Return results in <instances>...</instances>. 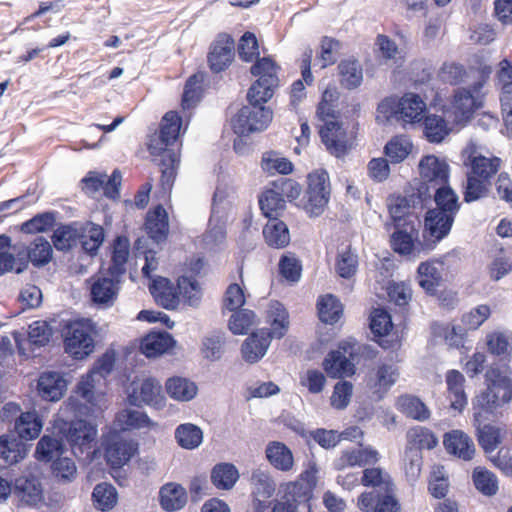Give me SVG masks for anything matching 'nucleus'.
I'll return each mask as SVG.
<instances>
[{
    "mask_svg": "<svg viewBox=\"0 0 512 512\" xmlns=\"http://www.w3.org/2000/svg\"><path fill=\"white\" fill-rule=\"evenodd\" d=\"M270 329L262 328L253 332L242 344L241 352L249 363L258 362L267 352L272 338H282L288 329V314L278 301H272L267 310Z\"/></svg>",
    "mask_w": 512,
    "mask_h": 512,
    "instance_id": "1",
    "label": "nucleus"
},
{
    "mask_svg": "<svg viewBox=\"0 0 512 512\" xmlns=\"http://www.w3.org/2000/svg\"><path fill=\"white\" fill-rule=\"evenodd\" d=\"M509 365L492 366L487 372L490 382L487 389L476 396L473 401L475 412L492 414L498 407L512 400V378Z\"/></svg>",
    "mask_w": 512,
    "mask_h": 512,
    "instance_id": "2",
    "label": "nucleus"
},
{
    "mask_svg": "<svg viewBox=\"0 0 512 512\" xmlns=\"http://www.w3.org/2000/svg\"><path fill=\"white\" fill-rule=\"evenodd\" d=\"M492 73L491 66L483 65L479 72H475L477 80L472 82L468 88H458L454 92L452 108L454 113V121L462 124L468 121L474 111L482 105L484 96L483 88Z\"/></svg>",
    "mask_w": 512,
    "mask_h": 512,
    "instance_id": "3",
    "label": "nucleus"
},
{
    "mask_svg": "<svg viewBox=\"0 0 512 512\" xmlns=\"http://www.w3.org/2000/svg\"><path fill=\"white\" fill-rule=\"evenodd\" d=\"M261 98V94L250 98L249 92L247 93L248 105L243 106L232 120L233 131L238 136L263 131L272 121L273 113L264 106L267 101Z\"/></svg>",
    "mask_w": 512,
    "mask_h": 512,
    "instance_id": "4",
    "label": "nucleus"
},
{
    "mask_svg": "<svg viewBox=\"0 0 512 512\" xmlns=\"http://www.w3.org/2000/svg\"><path fill=\"white\" fill-rule=\"evenodd\" d=\"M420 183L416 193L425 202L437 188L449 185V165L435 155L424 156L419 162Z\"/></svg>",
    "mask_w": 512,
    "mask_h": 512,
    "instance_id": "5",
    "label": "nucleus"
},
{
    "mask_svg": "<svg viewBox=\"0 0 512 512\" xmlns=\"http://www.w3.org/2000/svg\"><path fill=\"white\" fill-rule=\"evenodd\" d=\"M307 182L305 209L310 216L317 217L324 212L330 199L329 174L323 169L315 170L308 174Z\"/></svg>",
    "mask_w": 512,
    "mask_h": 512,
    "instance_id": "6",
    "label": "nucleus"
},
{
    "mask_svg": "<svg viewBox=\"0 0 512 512\" xmlns=\"http://www.w3.org/2000/svg\"><path fill=\"white\" fill-rule=\"evenodd\" d=\"M65 350L75 359H83L94 350V339L89 320L70 323L64 334Z\"/></svg>",
    "mask_w": 512,
    "mask_h": 512,
    "instance_id": "7",
    "label": "nucleus"
},
{
    "mask_svg": "<svg viewBox=\"0 0 512 512\" xmlns=\"http://www.w3.org/2000/svg\"><path fill=\"white\" fill-rule=\"evenodd\" d=\"M250 70L253 76L258 77L248 90L250 98L261 94L262 100L269 101L279 82L276 64L269 57H263Z\"/></svg>",
    "mask_w": 512,
    "mask_h": 512,
    "instance_id": "8",
    "label": "nucleus"
},
{
    "mask_svg": "<svg viewBox=\"0 0 512 512\" xmlns=\"http://www.w3.org/2000/svg\"><path fill=\"white\" fill-rule=\"evenodd\" d=\"M424 205L425 201L416 192L406 196L389 198L388 210L392 223L387 224V227H403L406 224L416 225L417 216L415 209H422Z\"/></svg>",
    "mask_w": 512,
    "mask_h": 512,
    "instance_id": "9",
    "label": "nucleus"
},
{
    "mask_svg": "<svg viewBox=\"0 0 512 512\" xmlns=\"http://www.w3.org/2000/svg\"><path fill=\"white\" fill-rule=\"evenodd\" d=\"M127 400L132 406L142 407L147 405L157 410L162 409L166 404L162 386L159 381L153 378H146L138 384H133Z\"/></svg>",
    "mask_w": 512,
    "mask_h": 512,
    "instance_id": "10",
    "label": "nucleus"
},
{
    "mask_svg": "<svg viewBox=\"0 0 512 512\" xmlns=\"http://www.w3.org/2000/svg\"><path fill=\"white\" fill-rule=\"evenodd\" d=\"M399 369L392 363H380L366 376V387L378 400L382 399L399 379Z\"/></svg>",
    "mask_w": 512,
    "mask_h": 512,
    "instance_id": "11",
    "label": "nucleus"
},
{
    "mask_svg": "<svg viewBox=\"0 0 512 512\" xmlns=\"http://www.w3.org/2000/svg\"><path fill=\"white\" fill-rule=\"evenodd\" d=\"M182 125V119L175 111L167 112L161 121L160 133L157 138L151 139L148 149L151 155L160 154L171 149L177 141Z\"/></svg>",
    "mask_w": 512,
    "mask_h": 512,
    "instance_id": "12",
    "label": "nucleus"
},
{
    "mask_svg": "<svg viewBox=\"0 0 512 512\" xmlns=\"http://www.w3.org/2000/svg\"><path fill=\"white\" fill-rule=\"evenodd\" d=\"M13 496L21 506L37 507L44 501V490L40 479L34 475H23L13 483Z\"/></svg>",
    "mask_w": 512,
    "mask_h": 512,
    "instance_id": "13",
    "label": "nucleus"
},
{
    "mask_svg": "<svg viewBox=\"0 0 512 512\" xmlns=\"http://www.w3.org/2000/svg\"><path fill=\"white\" fill-rule=\"evenodd\" d=\"M320 137L329 153L337 158L350 149L347 131L338 120H327L320 128Z\"/></svg>",
    "mask_w": 512,
    "mask_h": 512,
    "instance_id": "14",
    "label": "nucleus"
},
{
    "mask_svg": "<svg viewBox=\"0 0 512 512\" xmlns=\"http://www.w3.org/2000/svg\"><path fill=\"white\" fill-rule=\"evenodd\" d=\"M97 429L85 420L72 421L66 432V439L75 456L89 451L96 440Z\"/></svg>",
    "mask_w": 512,
    "mask_h": 512,
    "instance_id": "15",
    "label": "nucleus"
},
{
    "mask_svg": "<svg viewBox=\"0 0 512 512\" xmlns=\"http://www.w3.org/2000/svg\"><path fill=\"white\" fill-rule=\"evenodd\" d=\"M137 448L133 441L118 434L109 436L105 441L104 455L112 468L123 467L134 455Z\"/></svg>",
    "mask_w": 512,
    "mask_h": 512,
    "instance_id": "16",
    "label": "nucleus"
},
{
    "mask_svg": "<svg viewBox=\"0 0 512 512\" xmlns=\"http://www.w3.org/2000/svg\"><path fill=\"white\" fill-rule=\"evenodd\" d=\"M52 336V328L43 320L32 322L27 331V337L21 333H14V340L16 342L18 351L21 355L29 356L26 345L32 349L40 348L49 343Z\"/></svg>",
    "mask_w": 512,
    "mask_h": 512,
    "instance_id": "17",
    "label": "nucleus"
},
{
    "mask_svg": "<svg viewBox=\"0 0 512 512\" xmlns=\"http://www.w3.org/2000/svg\"><path fill=\"white\" fill-rule=\"evenodd\" d=\"M357 506L363 512H401V505L394 496V490L383 493L363 492L358 497Z\"/></svg>",
    "mask_w": 512,
    "mask_h": 512,
    "instance_id": "18",
    "label": "nucleus"
},
{
    "mask_svg": "<svg viewBox=\"0 0 512 512\" xmlns=\"http://www.w3.org/2000/svg\"><path fill=\"white\" fill-rule=\"evenodd\" d=\"M455 216L428 210L425 216L424 237L434 245L444 239L451 231Z\"/></svg>",
    "mask_w": 512,
    "mask_h": 512,
    "instance_id": "19",
    "label": "nucleus"
},
{
    "mask_svg": "<svg viewBox=\"0 0 512 512\" xmlns=\"http://www.w3.org/2000/svg\"><path fill=\"white\" fill-rule=\"evenodd\" d=\"M234 40L227 36H220L210 47L208 53L209 67L214 73L224 71L231 64L234 57Z\"/></svg>",
    "mask_w": 512,
    "mask_h": 512,
    "instance_id": "20",
    "label": "nucleus"
},
{
    "mask_svg": "<svg viewBox=\"0 0 512 512\" xmlns=\"http://www.w3.org/2000/svg\"><path fill=\"white\" fill-rule=\"evenodd\" d=\"M501 164L502 160L499 157H486L476 151L469 152L464 160V165L469 167L467 172L488 182H491L492 177L499 171Z\"/></svg>",
    "mask_w": 512,
    "mask_h": 512,
    "instance_id": "21",
    "label": "nucleus"
},
{
    "mask_svg": "<svg viewBox=\"0 0 512 512\" xmlns=\"http://www.w3.org/2000/svg\"><path fill=\"white\" fill-rule=\"evenodd\" d=\"M121 277L102 276L91 285V299L95 304L110 306L117 298Z\"/></svg>",
    "mask_w": 512,
    "mask_h": 512,
    "instance_id": "22",
    "label": "nucleus"
},
{
    "mask_svg": "<svg viewBox=\"0 0 512 512\" xmlns=\"http://www.w3.org/2000/svg\"><path fill=\"white\" fill-rule=\"evenodd\" d=\"M397 107V120L413 124L422 120L426 104L419 95L406 93L398 100Z\"/></svg>",
    "mask_w": 512,
    "mask_h": 512,
    "instance_id": "23",
    "label": "nucleus"
},
{
    "mask_svg": "<svg viewBox=\"0 0 512 512\" xmlns=\"http://www.w3.org/2000/svg\"><path fill=\"white\" fill-rule=\"evenodd\" d=\"M390 243L392 249L400 255H413L418 251L416 240L418 239V230L414 224H406L403 227H394Z\"/></svg>",
    "mask_w": 512,
    "mask_h": 512,
    "instance_id": "24",
    "label": "nucleus"
},
{
    "mask_svg": "<svg viewBox=\"0 0 512 512\" xmlns=\"http://www.w3.org/2000/svg\"><path fill=\"white\" fill-rule=\"evenodd\" d=\"M149 290L158 305L173 310L179 304L178 292L174 284L167 278L158 277L149 286Z\"/></svg>",
    "mask_w": 512,
    "mask_h": 512,
    "instance_id": "25",
    "label": "nucleus"
},
{
    "mask_svg": "<svg viewBox=\"0 0 512 512\" xmlns=\"http://www.w3.org/2000/svg\"><path fill=\"white\" fill-rule=\"evenodd\" d=\"M481 412H474V426L477 431L479 445L486 453L496 450L502 440L501 428L483 423Z\"/></svg>",
    "mask_w": 512,
    "mask_h": 512,
    "instance_id": "26",
    "label": "nucleus"
},
{
    "mask_svg": "<svg viewBox=\"0 0 512 512\" xmlns=\"http://www.w3.org/2000/svg\"><path fill=\"white\" fill-rule=\"evenodd\" d=\"M444 446L448 453L465 461L471 460L475 453L471 438L459 430H453L445 435Z\"/></svg>",
    "mask_w": 512,
    "mask_h": 512,
    "instance_id": "27",
    "label": "nucleus"
},
{
    "mask_svg": "<svg viewBox=\"0 0 512 512\" xmlns=\"http://www.w3.org/2000/svg\"><path fill=\"white\" fill-rule=\"evenodd\" d=\"M323 368L332 378L351 376L355 372V366L346 356V350H333L328 353L323 361Z\"/></svg>",
    "mask_w": 512,
    "mask_h": 512,
    "instance_id": "28",
    "label": "nucleus"
},
{
    "mask_svg": "<svg viewBox=\"0 0 512 512\" xmlns=\"http://www.w3.org/2000/svg\"><path fill=\"white\" fill-rule=\"evenodd\" d=\"M38 393L47 401H58L66 389V382L57 372L42 373L38 380Z\"/></svg>",
    "mask_w": 512,
    "mask_h": 512,
    "instance_id": "29",
    "label": "nucleus"
},
{
    "mask_svg": "<svg viewBox=\"0 0 512 512\" xmlns=\"http://www.w3.org/2000/svg\"><path fill=\"white\" fill-rule=\"evenodd\" d=\"M145 227L149 237L156 243H160L167 238L169 231L168 215L161 205L148 212Z\"/></svg>",
    "mask_w": 512,
    "mask_h": 512,
    "instance_id": "30",
    "label": "nucleus"
},
{
    "mask_svg": "<svg viewBox=\"0 0 512 512\" xmlns=\"http://www.w3.org/2000/svg\"><path fill=\"white\" fill-rule=\"evenodd\" d=\"M115 425L122 431H130L142 428L151 429L156 427L157 423L153 422L145 412L123 409L116 414Z\"/></svg>",
    "mask_w": 512,
    "mask_h": 512,
    "instance_id": "31",
    "label": "nucleus"
},
{
    "mask_svg": "<svg viewBox=\"0 0 512 512\" xmlns=\"http://www.w3.org/2000/svg\"><path fill=\"white\" fill-rule=\"evenodd\" d=\"M379 459V453L370 447L345 450L336 462L337 469L345 467L366 466L375 464Z\"/></svg>",
    "mask_w": 512,
    "mask_h": 512,
    "instance_id": "32",
    "label": "nucleus"
},
{
    "mask_svg": "<svg viewBox=\"0 0 512 512\" xmlns=\"http://www.w3.org/2000/svg\"><path fill=\"white\" fill-rule=\"evenodd\" d=\"M431 199L434 200L436 205L435 208L431 210L456 217L460 209V203L458 195L450 185L432 191L430 195L427 196L426 201Z\"/></svg>",
    "mask_w": 512,
    "mask_h": 512,
    "instance_id": "33",
    "label": "nucleus"
},
{
    "mask_svg": "<svg viewBox=\"0 0 512 512\" xmlns=\"http://www.w3.org/2000/svg\"><path fill=\"white\" fill-rule=\"evenodd\" d=\"M158 165L161 171V186L164 191H170L176 178L177 168L179 166V154L175 149H166L160 154Z\"/></svg>",
    "mask_w": 512,
    "mask_h": 512,
    "instance_id": "34",
    "label": "nucleus"
},
{
    "mask_svg": "<svg viewBox=\"0 0 512 512\" xmlns=\"http://www.w3.org/2000/svg\"><path fill=\"white\" fill-rule=\"evenodd\" d=\"M174 344L175 341L168 332H154L142 339L140 349L146 357L151 358L166 353Z\"/></svg>",
    "mask_w": 512,
    "mask_h": 512,
    "instance_id": "35",
    "label": "nucleus"
},
{
    "mask_svg": "<svg viewBox=\"0 0 512 512\" xmlns=\"http://www.w3.org/2000/svg\"><path fill=\"white\" fill-rule=\"evenodd\" d=\"M161 507L168 512L182 509L187 502L186 490L176 483H166L159 491Z\"/></svg>",
    "mask_w": 512,
    "mask_h": 512,
    "instance_id": "36",
    "label": "nucleus"
},
{
    "mask_svg": "<svg viewBox=\"0 0 512 512\" xmlns=\"http://www.w3.org/2000/svg\"><path fill=\"white\" fill-rule=\"evenodd\" d=\"M465 378L458 370H449L446 374V384L451 407L461 412L467 405V395L464 391Z\"/></svg>",
    "mask_w": 512,
    "mask_h": 512,
    "instance_id": "37",
    "label": "nucleus"
},
{
    "mask_svg": "<svg viewBox=\"0 0 512 512\" xmlns=\"http://www.w3.org/2000/svg\"><path fill=\"white\" fill-rule=\"evenodd\" d=\"M269 463L277 470L288 472L293 468L294 458L292 451L282 442H270L265 450Z\"/></svg>",
    "mask_w": 512,
    "mask_h": 512,
    "instance_id": "38",
    "label": "nucleus"
},
{
    "mask_svg": "<svg viewBox=\"0 0 512 512\" xmlns=\"http://www.w3.org/2000/svg\"><path fill=\"white\" fill-rule=\"evenodd\" d=\"M250 483L252 495L258 503L262 499L272 497L276 491V483L267 471L255 469L251 473Z\"/></svg>",
    "mask_w": 512,
    "mask_h": 512,
    "instance_id": "39",
    "label": "nucleus"
},
{
    "mask_svg": "<svg viewBox=\"0 0 512 512\" xmlns=\"http://www.w3.org/2000/svg\"><path fill=\"white\" fill-rule=\"evenodd\" d=\"M486 344L488 351L495 356L501 357V361L503 363L499 365L506 364L510 361V356L512 352V336L508 333L504 332H492L486 337ZM492 366H498V364H493Z\"/></svg>",
    "mask_w": 512,
    "mask_h": 512,
    "instance_id": "40",
    "label": "nucleus"
},
{
    "mask_svg": "<svg viewBox=\"0 0 512 512\" xmlns=\"http://www.w3.org/2000/svg\"><path fill=\"white\" fill-rule=\"evenodd\" d=\"M42 427V420L35 411L22 413L15 422V432L21 440L37 438Z\"/></svg>",
    "mask_w": 512,
    "mask_h": 512,
    "instance_id": "41",
    "label": "nucleus"
},
{
    "mask_svg": "<svg viewBox=\"0 0 512 512\" xmlns=\"http://www.w3.org/2000/svg\"><path fill=\"white\" fill-rule=\"evenodd\" d=\"M166 391L174 400L188 402L195 398L198 387L195 382L187 378L172 377L166 382Z\"/></svg>",
    "mask_w": 512,
    "mask_h": 512,
    "instance_id": "42",
    "label": "nucleus"
},
{
    "mask_svg": "<svg viewBox=\"0 0 512 512\" xmlns=\"http://www.w3.org/2000/svg\"><path fill=\"white\" fill-rule=\"evenodd\" d=\"M130 243L124 236L114 240L112 261L108 273L113 277H122L126 272V263L129 257Z\"/></svg>",
    "mask_w": 512,
    "mask_h": 512,
    "instance_id": "43",
    "label": "nucleus"
},
{
    "mask_svg": "<svg viewBox=\"0 0 512 512\" xmlns=\"http://www.w3.org/2000/svg\"><path fill=\"white\" fill-rule=\"evenodd\" d=\"M266 243L274 248H284L290 242L287 225L278 219L269 220L263 229Z\"/></svg>",
    "mask_w": 512,
    "mask_h": 512,
    "instance_id": "44",
    "label": "nucleus"
},
{
    "mask_svg": "<svg viewBox=\"0 0 512 512\" xmlns=\"http://www.w3.org/2000/svg\"><path fill=\"white\" fill-rule=\"evenodd\" d=\"M479 70L480 68L466 71L460 64L445 63L440 70V77L444 82L452 85H457L460 83H469L470 85L472 82L477 80V75L474 73L479 72Z\"/></svg>",
    "mask_w": 512,
    "mask_h": 512,
    "instance_id": "45",
    "label": "nucleus"
},
{
    "mask_svg": "<svg viewBox=\"0 0 512 512\" xmlns=\"http://www.w3.org/2000/svg\"><path fill=\"white\" fill-rule=\"evenodd\" d=\"M238 479L239 472L231 463L216 464L211 471V481L218 489L230 490Z\"/></svg>",
    "mask_w": 512,
    "mask_h": 512,
    "instance_id": "46",
    "label": "nucleus"
},
{
    "mask_svg": "<svg viewBox=\"0 0 512 512\" xmlns=\"http://www.w3.org/2000/svg\"><path fill=\"white\" fill-rule=\"evenodd\" d=\"M398 409L407 417L420 422L426 421L430 417L428 407L416 396L403 395L397 402Z\"/></svg>",
    "mask_w": 512,
    "mask_h": 512,
    "instance_id": "47",
    "label": "nucleus"
},
{
    "mask_svg": "<svg viewBox=\"0 0 512 512\" xmlns=\"http://www.w3.org/2000/svg\"><path fill=\"white\" fill-rule=\"evenodd\" d=\"M361 482L364 486L372 487L371 491H377L378 493L390 492L395 489L390 475L380 468L365 469Z\"/></svg>",
    "mask_w": 512,
    "mask_h": 512,
    "instance_id": "48",
    "label": "nucleus"
},
{
    "mask_svg": "<svg viewBox=\"0 0 512 512\" xmlns=\"http://www.w3.org/2000/svg\"><path fill=\"white\" fill-rule=\"evenodd\" d=\"M424 135L431 143H440L450 133V127L444 117L436 114H429L424 118Z\"/></svg>",
    "mask_w": 512,
    "mask_h": 512,
    "instance_id": "49",
    "label": "nucleus"
},
{
    "mask_svg": "<svg viewBox=\"0 0 512 512\" xmlns=\"http://www.w3.org/2000/svg\"><path fill=\"white\" fill-rule=\"evenodd\" d=\"M225 334L220 331H214L203 337L201 343V354L211 362L222 358L225 351Z\"/></svg>",
    "mask_w": 512,
    "mask_h": 512,
    "instance_id": "50",
    "label": "nucleus"
},
{
    "mask_svg": "<svg viewBox=\"0 0 512 512\" xmlns=\"http://www.w3.org/2000/svg\"><path fill=\"white\" fill-rule=\"evenodd\" d=\"M25 445L14 435H2L0 437V456L7 464H14L25 456Z\"/></svg>",
    "mask_w": 512,
    "mask_h": 512,
    "instance_id": "51",
    "label": "nucleus"
},
{
    "mask_svg": "<svg viewBox=\"0 0 512 512\" xmlns=\"http://www.w3.org/2000/svg\"><path fill=\"white\" fill-rule=\"evenodd\" d=\"M284 499H290L297 503L303 512H310V500L312 498V487L308 482L297 481L286 486Z\"/></svg>",
    "mask_w": 512,
    "mask_h": 512,
    "instance_id": "52",
    "label": "nucleus"
},
{
    "mask_svg": "<svg viewBox=\"0 0 512 512\" xmlns=\"http://www.w3.org/2000/svg\"><path fill=\"white\" fill-rule=\"evenodd\" d=\"M175 438L180 447L193 450L201 445L203 432L198 426L192 423H184L176 428Z\"/></svg>",
    "mask_w": 512,
    "mask_h": 512,
    "instance_id": "53",
    "label": "nucleus"
},
{
    "mask_svg": "<svg viewBox=\"0 0 512 512\" xmlns=\"http://www.w3.org/2000/svg\"><path fill=\"white\" fill-rule=\"evenodd\" d=\"M340 83L347 89H355L363 81L362 68L357 60H343L338 65Z\"/></svg>",
    "mask_w": 512,
    "mask_h": 512,
    "instance_id": "54",
    "label": "nucleus"
},
{
    "mask_svg": "<svg viewBox=\"0 0 512 512\" xmlns=\"http://www.w3.org/2000/svg\"><path fill=\"white\" fill-rule=\"evenodd\" d=\"M92 500L96 509L100 511H109L118 500L116 488L106 482L97 484L92 492Z\"/></svg>",
    "mask_w": 512,
    "mask_h": 512,
    "instance_id": "55",
    "label": "nucleus"
},
{
    "mask_svg": "<svg viewBox=\"0 0 512 512\" xmlns=\"http://www.w3.org/2000/svg\"><path fill=\"white\" fill-rule=\"evenodd\" d=\"M318 314L322 322L327 324L336 323L343 313L341 302L332 294L322 296L318 300Z\"/></svg>",
    "mask_w": 512,
    "mask_h": 512,
    "instance_id": "56",
    "label": "nucleus"
},
{
    "mask_svg": "<svg viewBox=\"0 0 512 512\" xmlns=\"http://www.w3.org/2000/svg\"><path fill=\"white\" fill-rule=\"evenodd\" d=\"M260 209L269 220L277 219L285 209L286 201L275 189H268L259 198Z\"/></svg>",
    "mask_w": 512,
    "mask_h": 512,
    "instance_id": "57",
    "label": "nucleus"
},
{
    "mask_svg": "<svg viewBox=\"0 0 512 512\" xmlns=\"http://www.w3.org/2000/svg\"><path fill=\"white\" fill-rule=\"evenodd\" d=\"M407 440L410 451H412L413 449L431 450L438 443V440L433 434V432L430 429L422 426H416L411 428L407 432Z\"/></svg>",
    "mask_w": 512,
    "mask_h": 512,
    "instance_id": "58",
    "label": "nucleus"
},
{
    "mask_svg": "<svg viewBox=\"0 0 512 512\" xmlns=\"http://www.w3.org/2000/svg\"><path fill=\"white\" fill-rule=\"evenodd\" d=\"M52 254L53 250L50 242L42 236L36 237L27 250L28 258L35 267L48 264L52 259Z\"/></svg>",
    "mask_w": 512,
    "mask_h": 512,
    "instance_id": "59",
    "label": "nucleus"
},
{
    "mask_svg": "<svg viewBox=\"0 0 512 512\" xmlns=\"http://www.w3.org/2000/svg\"><path fill=\"white\" fill-rule=\"evenodd\" d=\"M226 239V218L219 215L212 221V215L209 220V229L204 235L203 241L206 248L216 250L224 243Z\"/></svg>",
    "mask_w": 512,
    "mask_h": 512,
    "instance_id": "60",
    "label": "nucleus"
},
{
    "mask_svg": "<svg viewBox=\"0 0 512 512\" xmlns=\"http://www.w3.org/2000/svg\"><path fill=\"white\" fill-rule=\"evenodd\" d=\"M473 483L476 489L485 496H494L499 489L497 476L483 468L476 467L472 474Z\"/></svg>",
    "mask_w": 512,
    "mask_h": 512,
    "instance_id": "61",
    "label": "nucleus"
},
{
    "mask_svg": "<svg viewBox=\"0 0 512 512\" xmlns=\"http://www.w3.org/2000/svg\"><path fill=\"white\" fill-rule=\"evenodd\" d=\"M64 450L60 439L43 436L36 446L35 456L39 461L50 462L54 458H59Z\"/></svg>",
    "mask_w": 512,
    "mask_h": 512,
    "instance_id": "62",
    "label": "nucleus"
},
{
    "mask_svg": "<svg viewBox=\"0 0 512 512\" xmlns=\"http://www.w3.org/2000/svg\"><path fill=\"white\" fill-rule=\"evenodd\" d=\"M491 182L476 177L474 174L466 173V185L464 186V201L471 203L488 195Z\"/></svg>",
    "mask_w": 512,
    "mask_h": 512,
    "instance_id": "63",
    "label": "nucleus"
},
{
    "mask_svg": "<svg viewBox=\"0 0 512 512\" xmlns=\"http://www.w3.org/2000/svg\"><path fill=\"white\" fill-rule=\"evenodd\" d=\"M412 150L411 141L405 136L392 138L384 147L385 155L392 163H400L410 154Z\"/></svg>",
    "mask_w": 512,
    "mask_h": 512,
    "instance_id": "64",
    "label": "nucleus"
}]
</instances>
